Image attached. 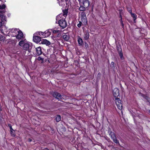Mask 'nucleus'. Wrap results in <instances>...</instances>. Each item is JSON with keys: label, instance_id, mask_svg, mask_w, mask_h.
I'll return each mask as SVG.
<instances>
[{"label": "nucleus", "instance_id": "1", "mask_svg": "<svg viewBox=\"0 0 150 150\" xmlns=\"http://www.w3.org/2000/svg\"><path fill=\"white\" fill-rule=\"evenodd\" d=\"M119 90L117 88H115L113 91V96L115 98V101L118 108L120 110L122 109V105L121 101L119 97H120Z\"/></svg>", "mask_w": 150, "mask_h": 150}, {"label": "nucleus", "instance_id": "2", "mask_svg": "<svg viewBox=\"0 0 150 150\" xmlns=\"http://www.w3.org/2000/svg\"><path fill=\"white\" fill-rule=\"evenodd\" d=\"M62 15L60 14L57 16L56 18L57 21L58 20V23L62 29L65 28L67 26V24L65 20V18L64 17L62 18Z\"/></svg>", "mask_w": 150, "mask_h": 150}, {"label": "nucleus", "instance_id": "3", "mask_svg": "<svg viewBox=\"0 0 150 150\" xmlns=\"http://www.w3.org/2000/svg\"><path fill=\"white\" fill-rule=\"evenodd\" d=\"M108 133L113 141L116 144H119V141L117 140L115 133L112 132L110 128L109 127L108 128Z\"/></svg>", "mask_w": 150, "mask_h": 150}, {"label": "nucleus", "instance_id": "4", "mask_svg": "<svg viewBox=\"0 0 150 150\" xmlns=\"http://www.w3.org/2000/svg\"><path fill=\"white\" fill-rule=\"evenodd\" d=\"M81 5L84 6L85 7H88L89 5V1L88 0H78Z\"/></svg>", "mask_w": 150, "mask_h": 150}, {"label": "nucleus", "instance_id": "5", "mask_svg": "<svg viewBox=\"0 0 150 150\" xmlns=\"http://www.w3.org/2000/svg\"><path fill=\"white\" fill-rule=\"evenodd\" d=\"M80 17L82 22L86 24L87 23V21L86 18V14L84 12H82L80 14Z\"/></svg>", "mask_w": 150, "mask_h": 150}, {"label": "nucleus", "instance_id": "6", "mask_svg": "<svg viewBox=\"0 0 150 150\" xmlns=\"http://www.w3.org/2000/svg\"><path fill=\"white\" fill-rule=\"evenodd\" d=\"M52 95L53 97L58 99H62L63 98V96L61 95L59 93L57 92H54L52 93Z\"/></svg>", "mask_w": 150, "mask_h": 150}, {"label": "nucleus", "instance_id": "7", "mask_svg": "<svg viewBox=\"0 0 150 150\" xmlns=\"http://www.w3.org/2000/svg\"><path fill=\"white\" fill-rule=\"evenodd\" d=\"M32 48L31 45L28 43H26L24 45L23 48L24 50H28L30 52V49Z\"/></svg>", "mask_w": 150, "mask_h": 150}, {"label": "nucleus", "instance_id": "8", "mask_svg": "<svg viewBox=\"0 0 150 150\" xmlns=\"http://www.w3.org/2000/svg\"><path fill=\"white\" fill-rule=\"evenodd\" d=\"M19 30L18 29H12L10 32L13 36L15 37Z\"/></svg>", "mask_w": 150, "mask_h": 150}, {"label": "nucleus", "instance_id": "9", "mask_svg": "<svg viewBox=\"0 0 150 150\" xmlns=\"http://www.w3.org/2000/svg\"><path fill=\"white\" fill-rule=\"evenodd\" d=\"M15 37H16V39H21L24 38V35L22 32L21 30H19V32L17 33Z\"/></svg>", "mask_w": 150, "mask_h": 150}, {"label": "nucleus", "instance_id": "10", "mask_svg": "<svg viewBox=\"0 0 150 150\" xmlns=\"http://www.w3.org/2000/svg\"><path fill=\"white\" fill-rule=\"evenodd\" d=\"M67 0H57L58 3L60 6H64L67 4Z\"/></svg>", "mask_w": 150, "mask_h": 150}, {"label": "nucleus", "instance_id": "11", "mask_svg": "<svg viewBox=\"0 0 150 150\" xmlns=\"http://www.w3.org/2000/svg\"><path fill=\"white\" fill-rule=\"evenodd\" d=\"M33 40L35 42L38 43L41 41V38L38 36H34L33 37Z\"/></svg>", "mask_w": 150, "mask_h": 150}, {"label": "nucleus", "instance_id": "12", "mask_svg": "<svg viewBox=\"0 0 150 150\" xmlns=\"http://www.w3.org/2000/svg\"><path fill=\"white\" fill-rule=\"evenodd\" d=\"M89 32L88 30L84 32L83 38L85 40H87L89 38Z\"/></svg>", "mask_w": 150, "mask_h": 150}, {"label": "nucleus", "instance_id": "13", "mask_svg": "<svg viewBox=\"0 0 150 150\" xmlns=\"http://www.w3.org/2000/svg\"><path fill=\"white\" fill-rule=\"evenodd\" d=\"M36 51L38 55H40L42 54V52L40 47H39L36 48Z\"/></svg>", "mask_w": 150, "mask_h": 150}, {"label": "nucleus", "instance_id": "14", "mask_svg": "<svg viewBox=\"0 0 150 150\" xmlns=\"http://www.w3.org/2000/svg\"><path fill=\"white\" fill-rule=\"evenodd\" d=\"M0 17L1 18V22L4 23V21H6V17L3 14H0Z\"/></svg>", "mask_w": 150, "mask_h": 150}, {"label": "nucleus", "instance_id": "15", "mask_svg": "<svg viewBox=\"0 0 150 150\" xmlns=\"http://www.w3.org/2000/svg\"><path fill=\"white\" fill-rule=\"evenodd\" d=\"M69 36L68 35H67L64 34L63 35V38L65 41H68L69 39Z\"/></svg>", "mask_w": 150, "mask_h": 150}, {"label": "nucleus", "instance_id": "16", "mask_svg": "<svg viewBox=\"0 0 150 150\" xmlns=\"http://www.w3.org/2000/svg\"><path fill=\"white\" fill-rule=\"evenodd\" d=\"M78 41L79 45H80L82 46L83 45V41L82 39L80 38H78Z\"/></svg>", "mask_w": 150, "mask_h": 150}, {"label": "nucleus", "instance_id": "17", "mask_svg": "<svg viewBox=\"0 0 150 150\" xmlns=\"http://www.w3.org/2000/svg\"><path fill=\"white\" fill-rule=\"evenodd\" d=\"M42 43L44 44H45L47 45H49L51 44L50 42L49 41L47 40H44L42 42Z\"/></svg>", "mask_w": 150, "mask_h": 150}, {"label": "nucleus", "instance_id": "18", "mask_svg": "<svg viewBox=\"0 0 150 150\" xmlns=\"http://www.w3.org/2000/svg\"><path fill=\"white\" fill-rule=\"evenodd\" d=\"M63 13L61 14L65 18L68 13V10L65 9L63 11Z\"/></svg>", "mask_w": 150, "mask_h": 150}, {"label": "nucleus", "instance_id": "19", "mask_svg": "<svg viewBox=\"0 0 150 150\" xmlns=\"http://www.w3.org/2000/svg\"><path fill=\"white\" fill-rule=\"evenodd\" d=\"M139 96H142L143 97V98H144L146 100H148L149 97L147 96H146V95H145L141 93H140L139 94Z\"/></svg>", "mask_w": 150, "mask_h": 150}, {"label": "nucleus", "instance_id": "20", "mask_svg": "<svg viewBox=\"0 0 150 150\" xmlns=\"http://www.w3.org/2000/svg\"><path fill=\"white\" fill-rule=\"evenodd\" d=\"M44 33L45 37H47L50 35V33L47 30L45 31Z\"/></svg>", "mask_w": 150, "mask_h": 150}, {"label": "nucleus", "instance_id": "21", "mask_svg": "<svg viewBox=\"0 0 150 150\" xmlns=\"http://www.w3.org/2000/svg\"><path fill=\"white\" fill-rule=\"evenodd\" d=\"M131 15L132 17L133 18L134 21H135V20L137 19V15L135 14L132 13H131Z\"/></svg>", "mask_w": 150, "mask_h": 150}, {"label": "nucleus", "instance_id": "22", "mask_svg": "<svg viewBox=\"0 0 150 150\" xmlns=\"http://www.w3.org/2000/svg\"><path fill=\"white\" fill-rule=\"evenodd\" d=\"M87 7H85L84 6H83L82 5H81L80 7H79V10L81 11H84L85 10L86 8H87Z\"/></svg>", "mask_w": 150, "mask_h": 150}, {"label": "nucleus", "instance_id": "23", "mask_svg": "<svg viewBox=\"0 0 150 150\" xmlns=\"http://www.w3.org/2000/svg\"><path fill=\"white\" fill-rule=\"evenodd\" d=\"M118 53L121 59H124V57L122 51H120L118 52Z\"/></svg>", "mask_w": 150, "mask_h": 150}, {"label": "nucleus", "instance_id": "24", "mask_svg": "<svg viewBox=\"0 0 150 150\" xmlns=\"http://www.w3.org/2000/svg\"><path fill=\"white\" fill-rule=\"evenodd\" d=\"M24 40H21L19 42V45L21 47H23L24 44H25Z\"/></svg>", "mask_w": 150, "mask_h": 150}, {"label": "nucleus", "instance_id": "25", "mask_svg": "<svg viewBox=\"0 0 150 150\" xmlns=\"http://www.w3.org/2000/svg\"><path fill=\"white\" fill-rule=\"evenodd\" d=\"M55 119H56V121L57 122H59L61 120V117L59 115H58L56 117Z\"/></svg>", "mask_w": 150, "mask_h": 150}, {"label": "nucleus", "instance_id": "26", "mask_svg": "<svg viewBox=\"0 0 150 150\" xmlns=\"http://www.w3.org/2000/svg\"><path fill=\"white\" fill-rule=\"evenodd\" d=\"M10 131V134H11V136H12L13 137H15L16 136V134L15 133L14 130H11V131Z\"/></svg>", "mask_w": 150, "mask_h": 150}, {"label": "nucleus", "instance_id": "27", "mask_svg": "<svg viewBox=\"0 0 150 150\" xmlns=\"http://www.w3.org/2000/svg\"><path fill=\"white\" fill-rule=\"evenodd\" d=\"M51 31L53 33H56L59 32V30H54L53 29L51 30Z\"/></svg>", "mask_w": 150, "mask_h": 150}, {"label": "nucleus", "instance_id": "28", "mask_svg": "<svg viewBox=\"0 0 150 150\" xmlns=\"http://www.w3.org/2000/svg\"><path fill=\"white\" fill-rule=\"evenodd\" d=\"M38 34L40 35H42V37H44V32H39L38 33Z\"/></svg>", "mask_w": 150, "mask_h": 150}, {"label": "nucleus", "instance_id": "29", "mask_svg": "<svg viewBox=\"0 0 150 150\" xmlns=\"http://www.w3.org/2000/svg\"><path fill=\"white\" fill-rule=\"evenodd\" d=\"M6 7V6L4 4H3L2 5H0V9H3L5 8Z\"/></svg>", "mask_w": 150, "mask_h": 150}, {"label": "nucleus", "instance_id": "30", "mask_svg": "<svg viewBox=\"0 0 150 150\" xmlns=\"http://www.w3.org/2000/svg\"><path fill=\"white\" fill-rule=\"evenodd\" d=\"M5 38L4 36L0 35V41H4V40Z\"/></svg>", "mask_w": 150, "mask_h": 150}, {"label": "nucleus", "instance_id": "31", "mask_svg": "<svg viewBox=\"0 0 150 150\" xmlns=\"http://www.w3.org/2000/svg\"><path fill=\"white\" fill-rule=\"evenodd\" d=\"M117 50L118 51V52L120 51H122L121 48L120 47L117 46Z\"/></svg>", "mask_w": 150, "mask_h": 150}, {"label": "nucleus", "instance_id": "32", "mask_svg": "<svg viewBox=\"0 0 150 150\" xmlns=\"http://www.w3.org/2000/svg\"><path fill=\"white\" fill-rule=\"evenodd\" d=\"M81 25H82V22L81 21H79V23L77 25V26L79 28H80L81 26Z\"/></svg>", "mask_w": 150, "mask_h": 150}, {"label": "nucleus", "instance_id": "33", "mask_svg": "<svg viewBox=\"0 0 150 150\" xmlns=\"http://www.w3.org/2000/svg\"><path fill=\"white\" fill-rule=\"evenodd\" d=\"M8 127H9L10 128V131H11V130H14L13 129V128H12V126L10 124H9L8 125Z\"/></svg>", "mask_w": 150, "mask_h": 150}, {"label": "nucleus", "instance_id": "34", "mask_svg": "<svg viewBox=\"0 0 150 150\" xmlns=\"http://www.w3.org/2000/svg\"><path fill=\"white\" fill-rule=\"evenodd\" d=\"M127 10H128V11L130 13H132V9H131V8H127Z\"/></svg>", "mask_w": 150, "mask_h": 150}, {"label": "nucleus", "instance_id": "35", "mask_svg": "<svg viewBox=\"0 0 150 150\" xmlns=\"http://www.w3.org/2000/svg\"><path fill=\"white\" fill-rule=\"evenodd\" d=\"M4 23H3L2 22H0V27H2L3 25V24H4Z\"/></svg>", "mask_w": 150, "mask_h": 150}, {"label": "nucleus", "instance_id": "36", "mask_svg": "<svg viewBox=\"0 0 150 150\" xmlns=\"http://www.w3.org/2000/svg\"><path fill=\"white\" fill-rule=\"evenodd\" d=\"M115 64L113 62H111V66H112V67H114Z\"/></svg>", "mask_w": 150, "mask_h": 150}, {"label": "nucleus", "instance_id": "37", "mask_svg": "<svg viewBox=\"0 0 150 150\" xmlns=\"http://www.w3.org/2000/svg\"><path fill=\"white\" fill-rule=\"evenodd\" d=\"M38 59L39 60H42V59L40 57H39L38 58Z\"/></svg>", "mask_w": 150, "mask_h": 150}, {"label": "nucleus", "instance_id": "38", "mask_svg": "<svg viewBox=\"0 0 150 150\" xmlns=\"http://www.w3.org/2000/svg\"><path fill=\"white\" fill-rule=\"evenodd\" d=\"M28 141L29 142H30L32 141V140L31 139H30L29 138L28 139Z\"/></svg>", "mask_w": 150, "mask_h": 150}, {"label": "nucleus", "instance_id": "39", "mask_svg": "<svg viewBox=\"0 0 150 150\" xmlns=\"http://www.w3.org/2000/svg\"><path fill=\"white\" fill-rule=\"evenodd\" d=\"M120 21L121 23H123L122 18L120 19Z\"/></svg>", "mask_w": 150, "mask_h": 150}, {"label": "nucleus", "instance_id": "40", "mask_svg": "<svg viewBox=\"0 0 150 150\" xmlns=\"http://www.w3.org/2000/svg\"><path fill=\"white\" fill-rule=\"evenodd\" d=\"M121 25L122 26V28H123L124 26V24H123V23H121Z\"/></svg>", "mask_w": 150, "mask_h": 150}, {"label": "nucleus", "instance_id": "41", "mask_svg": "<svg viewBox=\"0 0 150 150\" xmlns=\"http://www.w3.org/2000/svg\"><path fill=\"white\" fill-rule=\"evenodd\" d=\"M85 44L86 46H88V45L87 43L86 42L85 43Z\"/></svg>", "mask_w": 150, "mask_h": 150}, {"label": "nucleus", "instance_id": "42", "mask_svg": "<svg viewBox=\"0 0 150 150\" xmlns=\"http://www.w3.org/2000/svg\"><path fill=\"white\" fill-rule=\"evenodd\" d=\"M120 19H121V18L122 19V16L121 15H120Z\"/></svg>", "mask_w": 150, "mask_h": 150}, {"label": "nucleus", "instance_id": "43", "mask_svg": "<svg viewBox=\"0 0 150 150\" xmlns=\"http://www.w3.org/2000/svg\"><path fill=\"white\" fill-rule=\"evenodd\" d=\"M149 114H150V110H149Z\"/></svg>", "mask_w": 150, "mask_h": 150}, {"label": "nucleus", "instance_id": "44", "mask_svg": "<svg viewBox=\"0 0 150 150\" xmlns=\"http://www.w3.org/2000/svg\"><path fill=\"white\" fill-rule=\"evenodd\" d=\"M0 110H1V108H0Z\"/></svg>", "mask_w": 150, "mask_h": 150}, {"label": "nucleus", "instance_id": "45", "mask_svg": "<svg viewBox=\"0 0 150 150\" xmlns=\"http://www.w3.org/2000/svg\"><path fill=\"white\" fill-rule=\"evenodd\" d=\"M1 12V11H0V13Z\"/></svg>", "mask_w": 150, "mask_h": 150}, {"label": "nucleus", "instance_id": "46", "mask_svg": "<svg viewBox=\"0 0 150 150\" xmlns=\"http://www.w3.org/2000/svg\"><path fill=\"white\" fill-rule=\"evenodd\" d=\"M1 120V119H0V121Z\"/></svg>", "mask_w": 150, "mask_h": 150}, {"label": "nucleus", "instance_id": "47", "mask_svg": "<svg viewBox=\"0 0 150 150\" xmlns=\"http://www.w3.org/2000/svg\"><path fill=\"white\" fill-rule=\"evenodd\" d=\"M1 0H0V1H1Z\"/></svg>", "mask_w": 150, "mask_h": 150}]
</instances>
